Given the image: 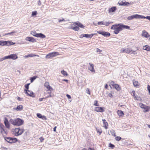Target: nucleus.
Returning a JSON list of instances; mask_svg holds the SVG:
<instances>
[{
    "instance_id": "obj_1",
    "label": "nucleus",
    "mask_w": 150,
    "mask_h": 150,
    "mask_svg": "<svg viewBox=\"0 0 150 150\" xmlns=\"http://www.w3.org/2000/svg\"><path fill=\"white\" fill-rule=\"evenodd\" d=\"M121 26V24H116L112 25L111 29L114 30V32L115 34H117L122 30Z\"/></svg>"
},
{
    "instance_id": "obj_2",
    "label": "nucleus",
    "mask_w": 150,
    "mask_h": 150,
    "mask_svg": "<svg viewBox=\"0 0 150 150\" xmlns=\"http://www.w3.org/2000/svg\"><path fill=\"white\" fill-rule=\"evenodd\" d=\"M10 122L14 125L20 126L23 123V121L20 118H17L14 120L11 119Z\"/></svg>"
},
{
    "instance_id": "obj_3",
    "label": "nucleus",
    "mask_w": 150,
    "mask_h": 150,
    "mask_svg": "<svg viewBox=\"0 0 150 150\" xmlns=\"http://www.w3.org/2000/svg\"><path fill=\"white\" fill-rule=\"evenodd\" d=\"M15 44V43H13L11 41H6L0 40V45L1 46L6 45L9 46Z\"/></svg>"
},
{
    "instance_id": "obj_4",
    "label": "nucleus",
    "mask_w": 150,
    "mask_h": 150,
    "mask_svg": "<svg viewBox=\"0 0 150 150\" xmlns=\"http://www.w3.org/2000/svg\"><path fill=\"white\" fill-rule=\"evenodd\" d=\"M60 54L58 52H54L49 53L45 56L46 59H49L50 58H52L56 57L57 55Z\"/></svg>"
},
{
    "instance_id": "obj_5",
    "label": "nucleus",
    "mask_w": 150,
    "mask_h": 150,
    "mask_svg": "<svg viewBox=\"0 0 150 150\" xmlns=\"http://www.w3.org/2000/svg\"><path fill=\"white\" fill-rule=\"evenodd\" d=\"M110 86L111 88L113 87L117 91H119L121 90V88L117 84H115L113 81H111L110 83Z\"/></svg>"
},
{
    "instance_id": "obj_6",
    "label": "nucleus",
    "mask_w": 150,
    "mask_h": 150,
    "mask_svg": "<svg viewBox=\"0 0 150 150\" xmlns=\"http://www.w3.org/2000/svg\"><path fill=\"white\" fill-rule=\"evenodd\" d=\"M139 105L141 108L144 109L143 112H148L150 109L149 106L146 105L142 103H139Z\"/></svg>"
},
{
    "instance_id": "obj_7",
    "label": "nucleus",
    "mask_w": 150,
    "mask_h": 150,
    "mask_svg": "<svg viewBox=\"0 0 150 150\" xmlns=\"http://www.w3.org/2000/svg\"><path fill=\"white\" fill-rule=\"evenodd\" d=\"M8 142L13 143L17 141V139L15 138L6 137L5 139Z\"/></svg>"
},
{
    "instance_id": "obj_8",
    "label": "nucleus",
    "mask_w": 150,
    "mask_h": 150,
    "mask_svg": "<svg viewBox=\"0 0 150 150\" xmlns=\"http://www.w3.org/2000/svg\"><path fill=\"white\" fill-rule=\"evenodd\" d=\"M15 135L19 136L21 135L23 132V130L22 129L16 128L15 130Z\"/></svg>"
},
{
    "instance_id": "obj_9",
    "label": "nucleus",
    "mask_w": 150,
    "mask_h": 150,
    "mask_svg": "<svg viewBox=\"0 0 150 150\" xmlns=\"http://www.w3.org/2000/svg\"><path fill=\"white\" fill-rule=\"evenodd\" d=\"M141 15L138 14L134 15L127 17V19L129 20H131L134 18H140Z\"/></svg>"
},
{
    "instance_id": "obj_10",
    "label": "nucleus",
    "mask_w": 150,
    "mask_h": 150,
    "mask_svg": "<svg viewBox=\"0 0 150 150\" xmlns=\"http://www.w3.org/2000/svg\"><path fill=\"white\" fill-rule=\"evenodd\" d=\"M7 59H11L13 60L16 59L18 57L15 54H12L7 56Z\"/></svg>"
},
{
    "instance_id": "obj_11",
    "label": "nucleus",
    "mask_w": 150,
    "mask_h": 150,
    "mask_svg": "<svg viewBox=\"0 0 150 150\" xmlns=\"http://www.w3.org/2000/svg\"><path fill=\"white\" fill-rule=\"evenodd\" d=\"M97 32L98 34H101L103 35L105 37L109 36L110 35L109 33L105 32L104 31H97Z\"/></svg>"
},
{
    "instance_id": "obj_12",
    "label": "nucleus",
    "mask_w": 150,
    "mask_h": 150,
    "mask_svg": "<svg viewBox=\"0 0 150 150\" xmlns=\"http://www.w3.org/2000/svg\"><path fill=\"white\" fill-rule=\"evenodd\" d=\"M89 66L88 67V70L93 72L95 73V70L94 68V64L91 63H89Z\"/></svg>"
},
{
    "instance_id": "obj_13",
    "label": "nucleus",
    "mask_w": 150,
    "mask_h": 150,
    "mask_svg": "<svg viewBox=\"0 0 150 150\" xmlns=\"http://www.w3.org/2000/svg\"><path fill=\"white\" fill-rule=\"evenodd\" d=\"M94 110L95 111L98 112H103L104 111V108L101 107H95Z\"/></svg>"
},
{
    "instance_id": "obj_14",
    "label": "nucleus",
    "mask_w": 150,
    "mask_h": 150,
    "mask_svg": "<svg viewBox=\"0 0 150 150\" xmlns=\"http://www.w3.org/2000/svg\"><path fill=\"white\" fill-rule=\"evenodd\" d=\"M118 4L120 6H128L130 4L128 2H127L126 1H119Z\"/></svg>"
},
{
    "instance_id": "obj_15",
    "label": "nucleus",
    "mask_w": 150,
    "mask_h": 150,
    "mask_svg": "<svg viewBox=\"0 0 150 150\" xmlns=\"http://www.w3.org/2000/svg\"><path fill=\"white\" fill-rule=\"evenodd\" d=\"M45 86L48 90L51 91L53 90V89L49 85V83L48 82H46L44 83Z\"/></svg>"
},
{
    "instance_id": "obj_16",
    "label": "nucleus",
    "mask_w": 150,
    "mask_h": 150,
    "mask_svg": "<svg viewBox=\"0 0 150 150\" xmlns=\"http://www.w3.org/2000/svg\"><path fill=\"white\" fill-rule=\"evenodd\" d=\"M25 40L29 42H36V40L33 38L30 37H27L25 38Z\"/></svg>"
},
{
    "instance_id": "obj_17",
    "label": "nucleus",
    "mask_w": 150,
    "mask_h": 150,
    "mask_svg": "<svg viewBox=\"0 0 150 150\" xmlns=\"http://www.w3.org/2000/svg\"><path fill=\"white\" fill-rule=\"evenodd\" d=\"M25 93L27 94L28 96H30L32 97H35L34 96H33L32 95L33 94V93L31 91L28 90H25Z\"/></svg>"
},
{
    "instance_id": "obj_18",
    "label": "nucleus",
    "mask_w": 150,
    "mask_h": 150,
    "mask_svg": "<svg viewBox=\"0 0 150 150\" xmlns=\"http://www.w3.org/2000/svg\"><path fill=\"white\" fill-rule=\"evenodd\" d=\"M4 124L6 127L8 128H10L9 123L8 122L7 118H4Z\"/></svg>"
},
{
    "instance_id": "obj_19",
    "label": "nucleus",
    "mask_w": 150,
    "mask_h": 150,
    "mask_svg": "<svg viewBox=\"0 0 150 150\" xmlns=\"http://www.w3.org/2000/svg\"><path fill=\"white\" fill-rule=\"evenodd\" d=\"M73 24H71V26L69 27V28L72 29L75 31H78L79 30V27L76 26H75L74 27H73Z\"/></svg>"
},
{
    "instance_id": "obj_20",
    "label": "nucleus",
    "mask_w": 150,
    "mask_h": 150,
    "mask_svg": "<svg viewBox=\"0 0 150 150\" xmlns=\"http://www.w3.org/2000/svg\"><path fill=\"white\" fill-rule=\"evenodd\" d=\"M102 121L103 122V126L105 129H107L108 128V124L105 119H103Z\"/></svg>"
},
{
    "instance_id": "obj_21",
    "label": "nucleus",
    "mask_w": 150,
    "mask_h": 150,
    "mask_svg": "<svg viewBox=\"0 0 150 150\" xmlns=\"http://www.w3.org/2000/svg\"><path fill=\"white\" fill-rule=\"evenodd\" d=\"M142 35L143 36H144L146 38H148L149 37V34L146 30H143L142 31Z\"/></svg>"
},
{
    "instance_id": "obj_22",
    "label": "nucleus",
    "mask_w": 150,
    "mask_h": 150,
    "mask_svg": "<svg viewBox=\"0 0 150 150\" xmlns=\"http://www.w3.org/2000/svg\"><path fill=\"white\" fill-rule=\"evenodd\" d=\"M77 25L79 27H80L81 28H83L84 26L80 23L79 22H74L73 23Z\"/></svg>"
},
{
    "instance_id": "obj_23",
    "label": "nucleus",
    "mask_w": 150,
    "mask_h": 150,
    "mask_svg": "<svg viewBox=\"0 0 150 150\" xmlns=\"http://www.w3.org/2000/svg\"><path fill=\"white\" fill-rule=\"evenodd\" d=\"M36 37L38 38H45L46 37V36L42 33H37L36 34Z\"/></svg>"
},
{
    "instance_id": "obj_24",
    "label": "nucleus",
    "mask_w": 150,
    "mask_h": 150,
    "mask_svg": "<svg viewBox=\"0 0 150 150\" xmlns=\"http://www.w3.org/2000/svg\"><path fill=\"white\" fill-rule=\"evenodd\" d=\"M116 9V8L115 7H112L109 10V13H110L111 12H114L115 11Z\"/></svg>"
},
{
    "instance_id": "obj_25",
    "label": "nucleus",
    "mask_w": 150,
    "mask_h": 150,
    "mask_svg": "<svg viewBox=\"0 0 150 150\" xmlns=\"http://www.w3.org/2000/svg\"><path fill=\"white\" fill-rule=\"evenodd\" d=\"M143 49L149 51V50H150V47L148 45H146L143 47Z\"/></svg>"
},
{
    "instance_id": "obj_26",
    "label": "nucleus",
    "mask_w": 150,
    "mask_h": 150,
    "mask_svg": "<svg viewBox=\"0 0 150 150\" xmlns=\"http://www.w3.org/2000/svg\"><path fill=\"white\" fill-rule=\"evenodd\" d=\"M95 34H84V37H86L87 38H91Z\"/></svg>"
},
{
    "instance_id": "obj_27",
    "label": "nucleus",
    "mask_w": 150,
    "mask_h": 150,
    "mask_svg": "<svg viewBox=\"0 0 150 150\" xmlns=\"http://www.w3.org/2000/svg\"><path fill=\"white\" fill-rule=\"evenodd\" d=\"M121 27L122 28V29H129L130 28L129 26L123 25V24H121Z\"/></svg>"
},
{
    "instance_id": "obj_28",
    "label": "nucleus",
    "mask_w": 150,
    "mask_h": 150,
    "mask_svg": "<svg viewBox=\"0 0 150 150\" xmlns=\"http://www.w3.org/2000/svg\"><path fill=\"white\" fill-rule=\"evenodd\" d=\"M23 107L22 105L17 106L16 110L17 111H20L22 110Z\"/></svg>"
},
{
    "instance_id": "obj_29",
    "label": "nucleus",
    "mask_w": 150,
    "mask_h": 150,
    "mask_svg": "<svg viewBox=\"0 0 150 150\" xmlns=\"http://www.w3.org/2000/svg\"><path fill=\"white\" fill-rule=\"evenodd\" d=\"M117 114L120 116H122L124 115L123 112L121 110H118Z\"/></svg>"
},
{
    "instance_id": "obj_30",
    "label": "nucleus",
    "mask_w": 150,
    "mask_h": 150,
    "mask_svg": "<svg viewBox=\"0 0 150 150\" xmlns=\"http://www.w3.org/2000/svg\"><path fill=\"white\" fill-rule=\"evenodd\" d=\"M131 49L129 48H126L125 49V52L127 54H131Z\"/></svg>"
},
{
    "instance_id": "obj_31",
    "label": "nucleus",
    "mask_w": 150,
    "mask_h": 150,
    "mask_svg": "<svg viewBox=\"0 0 150 150\" xmlns=\"http://www.w3.org/2000/svg\"><path fill=\"white\" fill-rule=\"evenodd\" d=\"M140 18H146L148 20H149L150 21V16H148L146 17H145L144 16H143L141 15V17Z\"/></svg>"
},
{
    "instance_id": "obj_32",
    "label": "nucleus",
    "mask_w": 150,
    "mask_h": 150,
    "mask_svg": "<svg viewBox=\"0 0 150 150\" xmlns=\"http://www.w3.org/2000/svg\"><path fill=\"white\" fill-rule=\"evenodd\" d=\"M37 77H38L37 76H35L31 78L30 79L31 83H32V82H33V81Z\"/></svg>"
},
{
    "instance_id": "obj_33",
    "label": "nucleus",
    "mask_w": 150,
    "mask_h": 150,
    "mask_svg": "<svg viewBox=\"0 0 150 150\" xmlns=\"http://www.w3.org/2000/svg\"><path fill=\"white\" fill-rule=\"evenodd\" d=\"M61 73L64 76H68L67 73V72L64 71V70L61 71Z\"/></svg>"
},
{
    "instance_id": "obj_34",
    "label": "nucleus",
    "mask_w": 150,
    "mask_h": 150,
    "mask_svg": "<svg viewBox=\"0 0 150 150\" xmlns=\"http://www.w3.org/2000/svg\"><path fill=\"white\" fill-rule=\"evenodd\" d=\"M110 133L114 137L116 136L115 133V131L113 130L112 129L110 130Z\"/></svg>"
},
{
    "instance_id": "obj_35",
    "label": "nucleus",
    "mask_w": 150,
    "mask_h": 150,
    "mask_svg": "<svg viewBox=\"0 0 150 150\" xmlns=\"http://www.w3.org/2000/svg\"><path fill=\"white\" fill-rule=\"evenodd\" d=\"M138 53L136 50H132L131 54H133L134 55H137Z\"/></svg>"
},
{
    "instance_id": "obj_36",
    "label": "nucleus",
    "mask_w": 150,
    "mask_h": 150,
    "mask_svg": "<svg viewBox=\"0 0 150 150\" xmlns=\"http://www.w3.org/2000/svg\"><path fill=\"white\" fill-rule=\"evenodd\" d=\"M96 131L97 133H99V135H100L102 132V130L100 129H98L96 128Z\"/></svg>"
},
{
    "instance_id": "obj_37",
    "label": "nucleus",
    "mask_w": 150,
    "mask_h": 150,
    "mask_svg": "<svg viewBox=\"0 0 150 150\" xmlns=\"http://www.w3.org/2000/svg\"><path fill=\"white\" fill-rule=\"evenodd\" d=\"M132 92L133 93V94H134V98H136V99L137 100H140V99L141 98H140L139 97H138V96H135V95H134L135 91H134H134H133Z\"/></svg>"
},
{
    "instance_id": "obj_38",
    "label": "nucleus",
    "mask_w": 150,
    "mask_h": 150,
    "mask_svg": "<svg viewBox=\"0 0 150 150\" xmlns=\"http://www.w3.org/2000/svg\"><path fill=\"white\" fill-rule=\"evenodd\" d=\"M112 23V22H104L103 25L106 26H108L110 24Z\"/></svg>"
},
{
    "instance_id": "obj_39",
    "label": "nucleus",
    "mask_w": 150,
    "mask_h": 150,
    "mask_svg": "<svg viewBox=\"0 0 150 150\" xmlns=\"http://www.w3.org/2000/svg\"><path fill=\"white\" fill-rule=\"evenodd\" d=\"M31 34L33 36H35L36 37V34H37V33L35 31H31Z\"/></svg>"
},
{
    "instance_id": "obj_40",
    "label": "nucleus",
    "mask_w": 150,
    "mask_h": 150,
    "mask_svg": "<svg viewBox=\"0 0 150 150\" xmlns=\"http://www.w3.org/2000/svg\"><path fill=\"white\" fill-rule=\"evenodd\" d=\"M7 59V56H5L3 57H2V58H0V62L2 61H3L5 59Z\"/></svg>"
},
{
    "instance_id": "obj_41",
    "label": "nucleus",
    "mask_w": 150,
    "mask_h": 150,
    "mask_svg": "<svg viewBox=\"0 0 150 150\" xmlns=\"http://www.w3.org/2000/svg\"><path fill=\"white\" fill-rule=\"evenodd\" d=\"M121 139V137L119 136H117L115 138V139L117 141H119Z\"/></svg>"
},
{
    "instance_id": "obj_42",
    "label": "nucleus",
    "mask_w": 150,
    "mask_h": 150,
    "mask_svg": "<svg viewBox=\"0 0 150 150\" xmlns=\"http://www.w3.org/2000/svg\"><path fill=\"white\" fill-rule=\"evenodd\" d=\"M138 82L136 81H133V84L134 86H138Z\"/></svg>"
},
{
    "instance_id": "obj_43",
    "label": "nucleus",
    "mask_w": 150,
    "mask_h": 150,
    "mask_svg": "<svg viewBox=\"0 0 150 150\" xmlns=\"http://www.w3.org/2000/svg\"><path fill=\"white\" fill-rule=\"evenodd\" d=\"M30 83H27L26 84L25 86V88L27 89V90H28V89L29 88V86L30 85Z\"/></svg>"
},
{
    "instance_id": "obj_44",
    "label": "nucleus",
    "mask_w": 150,
    "mask_h": 150,
    "mask_svg": "<svg viewBox=\"0 0 150 150\" xmlns=\"http://www.w3.org/2000/svg\"><path fill=\"white\" fill-rule=\"evenodd\" d=\"M29 57H33L34 56H38V55H37L36 54H30L28 55Z\"/></svg>"
},
{
    "instance_id": "obj_45",
    "label": "nucleus",
    "mask_w": 150,
    "mask_h": 150,
    "mask_svg": "<svg viewBox=\"0 0 150 150\" xmlns=\"http://www.w3.org/2000/svg\"><path fill=\"white\" fill-rule=\"evenodd\" d=\"M16 32L15 31H12L11 32L9 33H8V35H13V34L14 33H16Z\"/></svg>"
},
{
    "instance_id": "obj_46",
    "label": "nucleus",
    "mask_w": 150,
    "mask_h": 150,
    "mask_svg": "<svg viewBox=\"0 0 150 150\" xmlns=\"http://www.w3.org/2000/svg\"><path fill=\"white\" fill-rule=\"evenodd\" d=\"M120 52L121 53L125 52V49L122 48L120 50Z\"/></svg>"
},
{
    "instance_id": "obj_47",
    "label": "nucleus",
    "mask_w": 150,
    "mask_h": 150,
    "mask_svg": "<svg viewBox=\"0 0 150 150\" xmlns=\"http://www.w3.org/2000/svg\"><path fill=\"white\" fill-rule=\"evenodd\" d=\"M104 22L103 21H100L98 23V25H103Z\"/></svg>"
},
{
    "instance_id": "obj_48",
    "label": "nucleus",
    "mask_w": 150,
    "mask_h": 150,
    "mask_svg": "<svg viewBox=\"0 0 150 150\" xmlns=\"http://www.w3.org/2000/svg\"><path fill=\"white\" fill-rule=\"evenodd\" d=\"M37 116L39 118H41L42 115L40 113H37Z\"/></svg>"
},
{
    "instance_id": "obj_49",
    "label": "nucleus",
    "mask_w": 150,
    "mask_h": 150,
    "mask_svg": "<svg viewBox=\"0 0 150 150\" xmlns=\"http://www.w3.org/2000/svg\"><path fill=\"white\" fill-rule=\"evenodd\" d=\"M109 147L111 148L112 149H113L115 147V146L111 144V143L109 144Z\"/></svg>"
},
{
    "instance_id": "obj_50",
    "label": "nucleus",
    "mask_w": 150,
    "mask_h": 150,
    "mask_svg": "<svg viewBox=\"0 0 150 150\" xmlns=\"http://www.w3.org/2000/svg\"><path fill=\"white\" fill-rule=\"evenodd\" d=\"M147 89L149 91V94L150 95V86L149 85H148Z\"/></svg>"
},
{
    "instance_id": "obj_51",
    "label": "nucleus",
    "mask_w": 150,
    "mask_h": 150,
    "mask_svg": "<svg viewBox=\"0 0 150 150\" xmlns=\"http://www.w3.org/2000/svg\"><path fill=\"white\" fill-rule=\"evenodd\" d=\"M37 14V11H33L32 12V16H34L36 15Z\"/></svg>"
},
{
    "instance_id": "obj_52",
    "label": "nucleus",
    "mask_w": 150,
    "mask_h": 150,
    "mask_svg": "<svg viewBox=\"0 0 150 150\" xmlns=\"http://www.w3.org/2000/svg\"><path fill=\"white\" fill-rule=\"evenodd\" d=\"M58 20H59V23H60L61 22L63 21H65L63 18H62L61 19H59Z\"/></svg>"
},
{
    "instance_id": "obj_53",
    "label": "nucleus",
    "mask_w": 150,
    "mask_h": 150,
    "mask_svg": "<svg viewBox=\"0 0 150 150\" xmlns=\"http://www.w3.org/2000/svg\"><path fill=\"white\" fill-rule=\"evenodd\" d=\"M94 105L96 106H98V101L97 100H95L94 101Z\"/></svg>"
},
{
    "instance_id": "obj_54",
    "label": "nucleus",
    "mask_w": 150,
    "mask_h": 150,
    "mask_svg": "<svg viewBox=\"0 0 150 150\" xmlns=\"http://www.w3.org/2000/svg\"><path fill=\"white\" fill-rule=\"evenodd\" d=\"M96 49V52H99V53H100L101 52H102V50H100V49H98V48H97Z\"/></svg>"
},
{
    "instance_id": "obj_55",
    "label": "nucleus",
    "mask_w": 150,
    "mask_h": 150,
    "mask_svg": "<svg viewBox=\"0 0 150 150\" xmlns=\"http://www.w3.org/2000/svg\"><path fill=\"white\" fill-rule=\"evenodd\" d=\"M41 118L43 120H46L47 119L46 116L44 115L42 116Z\"/></svg>"
},
{
    "instance_id": "obj_56",
    "label": "nucleus",
    "mask_w": 150,
    "mask_h": 150,
    "mask_svg": "<svg viewBox=\"0 0 150 150\" xmlns=\"http://www.w3.org/2000/svg\"><path fill=\"white\" fill-rule=\"evenodd\" d=\"M67 96L69 99H71V96L68 94H67L66 95Z\"/></svg>"
},
{
    "instance_id": "obj_57",
    "label": "nucleus",
    "mask_w": 150,
    "mask_h": 150,
    "mask_svg": "<svg viewBox=\"0 0 150 150\" xmlns=\"http://www.w3.org/2000/svg\"><path fill=\"white\" fill-rule=\"evenodd\" d=\"M41 1L40 0H39L38 2V5L39 6H40L41 5Z\"/></svg>"
},
{
    "instance_id": "obj_58",
    "label": "nucleus",
    "mask_w": 150,
    "mask_h": 150,
    "mask_svg": "<svg viewBox=\"0 0 150 150\" xmlns=\"http://www.w3.org/2000/svg\"><path fill=\"white\" fill-rule=\"evenodd\" d=\"M87 92L86 93L88 94H90V91H89V89H88V88H87Z\"/></svg>"
},
{
    "instance_id": "obj_59",
    "label": "nucleus",
    "mask_w": 150,
    "mask_h": 150,
    "mask_svg": "<svg viewBox=\"0 0 150 150\" xmlns=\"http://www.w3.org/2000/svg\"><path fill=\"white\" fill-rule=\"evenodd\" d=\"M83 37H84V34H81L80 37V38H83Z\"/></svg>"
},
{
    "instance_id": "obj_60",
    "label": "nucleus",
    "mask_w": 150,
    "mask_h": 150,
    "mask_svg": "<svg viewBox=\"0 0 150 150\" xmlns=\"http://www.w3.org/2000/svg\"><path fill=\"white\" fill-rule=\"evenodd\" d=\"M40 140L42 142L43 140H44V139L42 137H41L40 138Z\"/></svg>"
},
{
    "instance_id": "obj_61",
    "label": "nucleus",
    "mask_w": 150,
    "mask_h": 150,
    "mask_svg": "<svg viewBox=\"0 0 150 150\" xmlns=\"http://www.w3.org/2000/svg\"><path fill=\"white\" fill-rule=\"evenodd\" d=\"M45 99V98H41L39 99V100L40 101H42L43 99Z\"/></svg>"
},
{
    "instance_id": "obj_62",
    "label": "nucleus",
    "mask_w": 150,
    "mask_h": 150,
    "mask_svg": "<svg viewBox=\"0 0 150 150\" xmlns=\"http://www.w3.org/2000/svg\"><path fill=\"white\" fill-rule=\"evenodd\" d=\"M52 96L50 94L49 96H47L45 98H46H46H49V97H52Z\"/></svg>"
},
{
    "instance_id": "obj_63",
    "label": "nucleus",
    "mask_w": 150,
    "mask_h": 150,
    "mask_svg": "<svg viewBox=\"0 0 150 150\" xmlns=\"http://www.w3.org/2000/svg\"><path fill=\"white\" fill-rule=\"evenodd\" d=\"M17 99L19 101H21L22 100V99L20 98L19 97H18L17 98Z\"/></svg>"
},
{
    "instance_id": "obj_64",
    "label": "nucleus",
    "mask_w": 150,
    "mask_h": 150,
    "mask_svg": "<svg viewBox=\"0 0 150 150\" xmlns=\"http://www.w3.org/2000/svg\"><path fill=\"white\" fill-rule=\"evenodd\" d=\"M88 150H94L93 149L91 148H89Z\"/></svg>"
}]
</instances>
